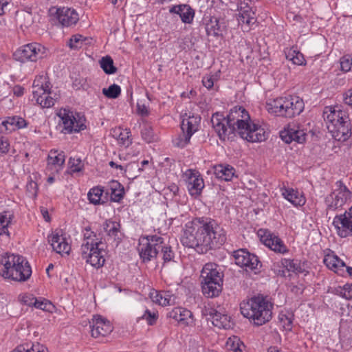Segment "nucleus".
Returning <instances> with one entry per match:
<instances>
[{
	"instance_id": "f257e3e1",
	"label": "nucleus",
	"mask_w": 352,
	"mask_h": 352,
	"mask_svg": "<svg viewBox=\"0 0 352 352\" xmlns=\"http://www.w3.org/2000/svg\"><path fill=\"white\" fill-rule=\"evenodd\" d=\"M226 241L225 230L216 220L209 217H197L188 222L181 239L184 246L202 254L220 248Z\"/></svg>"
},
{
	"instance_id": "f03ea898",
	"label": "nucleus",
	"mask_w": 352,
	"mask_h": 352,
	"mask_svg": "<svg viewBox=\"0 0 352 352\" xmlns=\"http://www.w3.org/2000/svg\"><path fill=\"white\" fill-rule=\"evenodd\" d=\"M0 274L5 279L16 282H25L32 275V268L23 256L5 253L0 256Z\"/></svg>"
},
{
	"instance_id": "7ed1b4c3",
	"label": "nucleus",
	"mask_w": 352,
	"mask_h": 352,
	"mask_svg": "<svg viewBox=\"0 0 352 352\" xmlns=\"http://www.w3.org/2000/svg\"><path fill=\"white\" fill-rule=\"evenodd\" d=\"M273 304L267 296L257 295L246 302L241 304V314L248 318L255 326H261L269 322L272 317Z\"/></svg>"
},
{
	"instance_id": "20e7f679",
	"label": "nucleus",
	"mask_w": 352,
	"mask_h": 352,
	"mask_svg": "<svg viewBox=\"0 0 352 352\" xmlns=\"http://www.w3.org/2000/svg\"><path fill=\"white\" fill-rule=\"evenodd\" d=\"M323 118L329 133L335 140L344 142L349 138L351 135L350 120L344 111L326 107L323 112Z\"/></svg>"
},
{
	"instance_id": "39448f33",
	"label": "nucleus",
	"mask_w": 352,
	"mask_h": 352,
	"mask_svg": "<svg viewBox=\"0 0 352 352\" xmlns=\"http://www.w3.org/2000/svg\"><path fill=\"white\" fill-rule=\"evenodd\" d=\"M265 107L271 114L291 118L300 114L304 110L305 104L300 97L289 96L270 99Z\"/></svg>"
},
{
	"instance_id": "423d86ee",
	"label": "nucleus",
	"mask_w": 352,
	"mask_h": 352,
	"mask_svg": "<svg viewBox=\"0 0 352 352\" xmlns=\"http://www.w3.org/2000/svg\"><path fill=\"white\" fill-rule=\"evenodd\" d=\"M201 285L203 294L207 298H214L223 289V273L220 267L214 263L204 265L201 272Z\"/></svg>"
},
{
	"instance_id": "0eeeda50",
	"label": "nucleus",
	"mask_w": 352,
	"mask_h": 352,
	"mask_svg": "<svg viewBox=\"0 0 352 352\" xmlns=\"http://www.w3.org/2000/svg\"><path fill=\"white\" fill-rule=\"evenodd\" d=\"M336 189L324 198L327 214L335 212L352 199V192L341 180L336 182Z\"/></svg>"
},
{
	"instance_id": "6e6552de",
	"label": "nucleus",
	"mask_w": 352,
	"mask_h": 352,
	"mask_svg": "<svg viewBox=\"0 0 352 352\" xmlns=\"http://www.w3.org/2000/svg\"><path fill=\"white\" fill-rule=\"evenodd\" d=\"M80 250L82 257L87 263L96 268H100L104 265L105 250L102 241L84 242Z\"/></svg>"
},
{
	"instance_id": "1a4fd4ad",
	"label": "nucleus",
	"mask_w": 352,
	"mask_h": 352,
	"mask_svg": "<svg viewBox=\"0 0 352 352\" xmlns=\"http://www.w3.org/2000/svg\"><path fill=\"white\" fill-rule=\"evenodd\" d=\"M57 115L63 124L61 132L65 134L78 133L86 129L85 118L80 113H74L66 109H61Z\"/></svg>"
},
{
	"instance_id": "9d476101",
	"label": "nucleus",
	"mask_w": 352,
	"mask_h": 352,
	"mask_svg": "<svg viewBox=\"0 0 352 352\" xmlns=\"http://www.w3.org/2000/svg\"><path fill=\"white\" fill-rule=\"evenodd\" d=\"M250 142H262L266 140L267 135L263 128L254 124L251 119L241 122L235 126V134Z\"/></svg>"
},
{
	"instance_id": "9b49d317",
	"label": "nucleus",
	"mask_w": 352,
	"mask_h": 352,
	"mask_svg": "<svg viewBox=\"0 0 352 352\" xmlns=\"http://www.w3.org/2000/svg\"><path fill=\"white\" fill-rule=\"evenodd\" d=\"M163 243V238L157 235H148L140 241L138 252L144 263L156 258Z\"/></svg>"
},
{
	"instance_id": "f8f14e48",
	"label": "nucleus",
	"mask_w": 352,
	"mask_h": 352,
	"mask_svg": "<svg viewBox=\"0 0 352 352\" xmlns=\"http://www.w3.org/2000/svg\"><path fill=\"white\" fill-rule=\"evenodd\" d=\"M28 122L23 118L19 116L8 117L6 120H0V135L11 133L16 129H23L26 127ZM10 144L8 140L3 136L0 135V153L6 154L8 152Z\"/></svg>"
},
{
	"instance_id": "ddd939ff",
	"label": "nucleus",
	"mask_w": 352,
	"mask_h": 352,
	"mask_svg": "<svg viewBox=\"0 0 352 352\" xmlns=\"http://www.w3.org/2000/svg\"><path fill=\"white\" fill-rule=\"evenodd\" d=\"M46 55V48L40 43H31L24 45L13 54L14 58L19 62L36 61Z\"/></svg>"
},
{
	"instance_id": "4468645a",
	"label": "nucleus",
	"mask_w": 352,
	"mask_h": 352,
	"mask_svg": "<svg viewBox=\"0 0 352 352\" xmlns=\"http://www.w3.org/2000/svg\"><path fill=\"white\" fill-rule=\"evenodd\" d=\"M336 234L341 238L352 236V206L344 213L336 214L332 222Z\"/></svg>"
},
{
	"instance_id": "2eb2a0df",
	"label": "nucleus",
	"mask_w": 352,
	"mask_h": 352,
	"mask_svg": "<svg viewBox=\"0 0 352 352\" xmlns=\"http://www.w3.org/2000/svg\"><path fill=\"white\" fill-rule=\"evenodd\" d=\"M181 129L182 134L173 140V144L177 147L184 148L189 143L192 134L197 131V118L189 117L183 119Z\"/></svg>"
},
{
	"instance_id": "dca6fc26",
	"label": "nucleus",
	"mask_w": 352,
	"mask_h": 352,
	"mask_svg": "<svg viewBox=\"0 0 352 352\" xmlns=\"http://www.w3.org/2000/svg\"><path fill=\"white\" fill-rule=\"evenodd\" d=\"M258 233L261 241L272 251L280 254H285L288 252V249L283 241L274 233L263 229L259 230Z\"/></svg>"
},
{
	"instance_id": "f3484780",
	"label": "nucleus",
	"mask_w": 352,
	"mask_h": 352,
	"mask_svg": "<svg viewBox=\"0 0 352 352\" xmlns=\"http://www.w3.org/2000/svg\"><path fill=\"white\" fill-rule=\"evenodd\" d=\"M225 122L226 118L221 113H215L212 116L211 123L219 139L222 141L234 140L235 134Z\"/></svg>"
},
{
	"instance_id": "a211bd4d",
	"label": "nucleus",
	"mask_w": 352,
	"mask_h": 352,
	"mask_svg": "<svg viewBox=\"0 0 352 352\" xmlns=\"http://www.w3.org/2000/svg\"><path fill=\"white\" fill-rule=\"evenodd\" d=\"M234 258L235 263L246 270H250L258 269V266H261V262L257 256L251 254L245 249H239L234 252Z\"/></svg>"
},
{
	"instance_id": "6ab92c4d",
	"label": "nucleus",
	"mask_w": 352,
	"mask_h": 352,
	"mask_svg": "<svg viewBox=\"0 0 352 352\" xmlns=\"http://www.w3.org/2000/svg\"><path fill=\"white\" fill-rule=\"evenodd\" d=\"M184 176L186 177L189 193L192 196L199 195L204 187V179L200 173L197 170L188 169Z\"/></svg>"
},
{
	"instance_id": "aec40b11",
	"label": "nucleus",
	"mask_w": 352,
	"mask_h": 352,
	"mask_svg": "<svg viewBox=\"0 0 352 352\" xmlns=\"http://www.w3.org/2000/svg\"><path fill=\"white\" fill-rule=\"evenodd\" d=\"M250 0L242 1L239 0L237 3V21L239 24L247 25L248 27L254 24L256 21L255 12L253 11L252 8L250 6Z\"/></svg>"
},
{
	"instance_id": "412c9836",
	"label": "nucleus",
	"mask_w": 352,
	"mask_h": 352,
	"mask_svg": "<svg viewBox=\"0 0 352 352\" xmlns=\"http://www.w3.org/2000/svg\"><path fill=\"white\" fill-rule=\"evenodd\" d=\"M307 135L306 132L298 126H289L280 133L282 140L287 144L292 142L302 144L306 141Z\"/></svg>"
},
{
	"instance_id": "4be33fe9",
	"label": "nucleus",
	"mask_w": 352,
	"mask_h": 352,
	"mask_svg": "<svg viewBox=\"0 0 352 352\" xmlns=\"http://www.w3.org/2000/svg\"><path fill=\"white\" fill-rule=\"evenodd\" d=\"M250 117L248 112L243 107H234L230 109L226 117V124L235 133V126L241 122L248 121Z\"/></svg>"
},
{
	"instance_id": "5701e85b",
	"label": "nucleus",
	"mask_w": 352,
	"mask_h": 352,
	"mask_svg": "<svg viewBox=\"0 0 352 352\" xmlns=\"http://www.w3.org/2000/svg\"><path fill=\"white\" fill-rule=\"evenodd\" d=\"M56 18L58 22L65 27L75 25L79 20L78 14L74 9L63 7L56 10Z\"/></svg>"
},
{
	"instance_id": "b1692460",
	"label": "nucleus",
	"mask_w": 352,
	"mask_h": 352,
	"mask_svg": "<svg viewBox=\"0 0 352 352\" xmlns=\"http://www.w3.org/2000/svg\"><path fill=\"white\" fill-rule=\"evenodd\" d=\"M34 97L36 98L37 103L40 104L44 108H49L54 105L56 98L52 96V92L49 91V86L41 85L36 90L33 91Z\"/></svg>"
},
{
	"instance_id": "393cba45",
	"label": "nucleus",
	"mask_w": 352,
	"mask_h": 352,
	"mask_svg": "<svg viewBox=\"0 0 352 352\" xmlns=\"http://www.w3.org/2000/svg\"><path fill=\"white\" fill-rule=\"evenodd\" d=\"M102 227L104 231L107 233V241L116 243V245L118 246L122 240V236L120 232V224L108 219L104 222Z\"/></svg>"
},
{
	"instance_id": "a878e982",
	"label": "nucleus",
	"mask_w": 352,
	"mask_h": 352,
	"mask_svg": "<svg viewBox=\"0 0 352 352\" xmlns=\"http://www.w3.org/2000/svg\"><path fill=\"white\" fill-rule=\"evenodd\" d=\"M168 316L184 327L190 326L194 322L192 312L182 307H175L168 313Z\"/></svg>"
},
{
	"instance_id": "bb28decb",
	"label": "nucleus",
	"mask_w": 352,
	"mask_h": 352,
	"mask_svg": "<svg viewBox=\"0 0 352 352\" xmlns=\"http://www.w3.org/2000/svg\"><path fill=\"white\" fill-rule=\"evenodd\" d=\"M150 298L153 302L162 306H169L175 304L176 297L170 291L153 290L150 292Z\"/></svg>"
},
{
	"instance_id": "cd10ccee",
	"label": "nucleus",
	"mask_w": 352,
	"mask_h": 352,
	"mask_svg": "<svg viewBox=\"0 0 352 352\" xmlns=\"http://www.w3.org/2000/svg\"><path fill=\"white\" fill-rule=\"evenodd\" d=\"M49 242L53 250L57 253L66 254L69 253L71 247L62 234H59L58 232L53 234L51 236H49Z\"/></svg>"
},
{
	"instance_id": "c85d7f7f",
	"label": "nucleus",
	"mask_w": 352,
	"mask_h": 352,
	"mask_svg": "<svg viewBox=\"0 0 352 352\" xmlns=\"http://www.w3.org/2000/svg\"><path fill=\"white\" fill-rule=\"evenodd\" d=\"M323 262L329 270L340 275H343L346 264L333 252L326 254L323 259Z\"/></svg>"
},
{
	"instance_id": "c756f323",
	"label": "nucleus",
	"mask_w": 352,
	"mask_h": 352,
	"mask_svg": "<svg viewBox=\"0 0 352 352\" xmlns=\"http://www.w3.org/2000/svg\"><path fill=\"white\" fill-rule=\"evenodd\" d=\"M169 12L179 15L182 21L184 23H191L195 16L194 10L186 4L173 6L169 9Z\"/></svg>"
},
{
	"instance_id": "7c9ffc66",
	"label": "nucleus",
	"mask_w": 352,
	"mask_h": 352,
	"mask_svg": "<svg viewBox=\"0 0 352 352\" xmlns=\"http://www.w3.org/2000/svg\"><path fill=\"white\" fill-rule=\"evenodd\" d=\"M282 195L295 206H301L305 203V199L298 191L293 188H283L282 190Z\"/></svg>"
},
{
	"instance_id": "2f4dec72",
	"label": "nucleus",
	"mask_w": 352,
	"mask_h": 352,
	"mask_svg": "<svg viewBox=\"0 0 352 352\" xmlns=\"http://www.w3.org/2000/svg\"><path fill=\"white\" fill-rule=\"evenodd\" d=\"M217 177L225 181H230L235 175V169L229 164H219L214 166Z\"/></svg>"
},
{
	"instance_id": "473e14b6",
	"label": "nucleus",
	"mask_w": 352,
	"mask_h": 352,
	"mask_svg": "<svg viewBox=\"0 0 352 352\" xmlns=\"http://www.w3.org/2000/svg\"><path fill=\"white\" fill-rule=\"evenodd\" d=\"M11 352H47V349L38 342H25L19 345Z\"/></svg>"
},
{
	"instance_id": "72a5a7b5",
	"label": "nucleus",
	"mask_w": 352,
	"mask_h": 352,
	"mask_svg": "<svg viewBox=\"0 0 352 352\" xmlns=\"http://www.w3.org/2000/svg\"><path fill=\"white\" fill-rule=\"evenodd\" d=\"M89 327L91 330H100V329L103 330L104 328H113L111 322L100 315L94 316L91 321L89 322Z\"/></svg>"
},
{
	"instance_id": "f704fd0d",
	"label": "nucleus",
	"mask_w": 352,
	"mask_h": 352,
	"mask_svg": "<svg viewBox=\"0 0 352 352\" xmlns=\"http://www.w3.org/2000/svg\"><path fill=\"white\" fill-rule=\"evenodd\" d=\"M111 200L113 202H120L124 197V187L118 181L112 180L110 182Z\"/></svg>"
},
{
	"instance_id": "c9c22d12",
	"label": "nucleus",
	"mask_w": 352,
	"mask_h": 352,
	"mask_svg": "<svg viewBox=\"0 0 352 352\" xmlns=\"http://www.w3.org/2000/svg\"><path fill=\"white\" fill-rule=\"evenodd\" d=\"M285 57L294 65H302L305 63V59L302 53L294 48L287 49L285 51Z\"/></svg>"
},
{
	"instance_id": "e433bc0d",
	"label": "nucleus",
	"mask_w": 352,
	"mask_h": 352,
	"mask_svg": "<svg viewBox=\"0 0 352 352\" xmlns=\"http://www.w3.org/2000/svg\"><path fill=\"white\" fill-rule=\"evenodd\" d=\"M282 265L288 271L296 274L303 273L305 270L300 261L296 259H287L282 261Z\"/></svg>"
},
{
	"instance_id": "4c0bfd02",
	"label": "nucleus",
	"mask_w": 352,
	"mask_h": 352,
	"mask_svg": "<svg viewBox=\"0 0 352 352\" xmlns=\"http://www.w3.org/2000/svg\"><path fill=\"white\" fill-rule=\"evenodd\" d=\"M103 192V188L100 186H96L91 188L87 194V197L89 202L94 205H98L104 203V201H102Z\"/></svg>"
},
{
	"instance_id": "58836bf2",
	"label": "nucleus",
	"mask_w": 352,
	"mask_h": 352,
	"mask_svg": "<svg viewBox=\"0 0 352 352\" xmlns=\"http://www.w3.org/2000/svg\"><path fill=\"white\" fill-rule=\"evenodd\" d=\"M12 214L9 211L0 212V235H10L8 226L11 223Z\"/></svg>"
},
{
	"instance_id": "ea45409f",
	"label": "nucleus",
	"mask_w": 352,
	"mask_h": 352,
	"mask_svg": "<svg viewBox=\"0 0 352 352\" xmlns=\"http://www.w3.org/2000/svg\"><path fill=\"white\" fill-rule=\"evenodd\" d=\"M130 133L131 132L129 129L119 128L114 131L113 135L116 137L121 144L127 147L132 143L131 139L130 138Z\"/></svg>"
},
{
	"instance_id": "a19ab883",
	"label": "nucleus",
	"mask_w": 352,
	"mask_h": 352,
	"mask_svg": "<svg viewBox=\"0 0 352 352\" xmlns=\"http://www.w3.org/2000/svg\"><path fill=\"white\" fill-rule=\"evenodd\" d=\"M65 160V156L63 152L58 153L57 151H50L47 157V164L57 166H61Z\"/></svg>"
},
{
	"instance_id": "79ce46f5",
	"label": "nucleus",
	"mask_w": 352,
	"mask_h": 352,
	"mask_svg": "<svg viewBox=\"0 0 352 352\" xmlns=\"http://www.w3.org/2000/svg\"><path fill=\"white\" fill-rule=\"evenodd\" d=\"M100 65L107 74H113L117 71V68L113 65V60L109 56L102 57L100 60Z\"/></svg>"
},
{
	"instance_id": "37998d69",
	"label": "nucleus",
	"mask_w": 352,
	"mask_h": 352,
	"mask_svg": "<svg viewBox=\"0 0 352 352\" xmlns=\"http://www.w3.org/2000/svg\"><path fill=\"white\" fill-rule=\"evenodd\" d=\"M294 320V314L291 312H280L278 315V320L285 330H292V324Z\"/></svg>"
},
{
	"instance_id": "c03bdc74",
	"label": "nucleus",
	"mask_w": 352,
	"mask_h": 352,
	"mask_svg": "<svg viewBox=\"0 0 352 352\" xmlns=\"http://www.w3.org/2000/svg\"><path fill=\"white\" fill-rule=\"evenodd\" d=\"M160 251L161 252L162 258L164 261V265L174 261L175 254L170 246L166 245L163 243H162V247L160 248Z\"/></svg>"
},
{
	"instance_id": "a18cd8bd",
	"label": "nucleus",
	"mask_w": 352,
	"mask_h": 352,
	"mask_svg": "<svg viewBox=\"0 0 352 352\" xmlns=\"http://www.w3.org/2000/svg\"><path fill=\"white\" fill-rule=\"evenodd\" d=\"M241 346H243V342L237 336L230 337L226 342L227 349L234 352H242Z\"/></svg>"
},
{
	"instance_id": "49530a36",
	"label": "nucleus",
	"mask_w": 352,
	"mask_h": 352,
	"mask_svg": "<svg viewBox=\"0 0 352 352\" xmlns=\"http://www.w3.org/2000/svg\"><path fill=\"white\" fill-rule=\"evenodd\" d=\"M120 87L116 84L110 85L107 89L104 88L102 89V94L109 98H117L120 95Z\"/></svg>"
},
{
	"instance_id": "de8ad7c7",
	"label": "nucleus",
	"mask_w": 352,
	"mask_h": 352,
	"mask_svg": "<svg viewBox=\"0 0 352 352\" xmlns=\"http://www.w3.org/2000/svg\"><path fill=\"white\" fill-rule=\"evenodd\" d=\"M86 40L87 38L80 34L73 35L69 41V46L71 49L81 48Z\"/></svg>"
},
{
	"instance_id": "09e8293b",
	"label": "nucleus",
	"mask_w": 352,
	"mask_h": 352,
	"mask_svg": "<svg viewBox=\"0 0 352 352\" xmlns=\"http://www.w3.org/2000/svg\"><path fill=\"white\" fill-rule=\"evenodd\" d=\"M141 135L146 142H152L155 140V135L153 128L149 125H144L141 130Z\"/></svg>"
},
{
	"instance_id": "8fccbe9b",
	"label": "nucleus",
	"mask_w": 352,
	"mask_h": 352,
	"mask_svg": "<svg viewBox=\"0 0 352 352\" xmlns=\"http://www.w3.org/2000/svg\"><path fill=\"white\" fill-rule=\"evenodd\" d=\"M206 30L208 36H219L220 25L219 24L218 20L217 19H215L214 21L211 20L210 23L206 25Z\"/></svg>"
},
{
	"instance_id": "3c124183",
	"label": "nucleus",
	"mask_w": 352,
	"mask_h": 352,
	"mask_svg": "<svg viewBox=\"0 0 352 352\" xmlns=\"http://www.w3.org/2000/svg\"><path fill=\"white\" fill-rule=\"evenodd\" d=\"M341 70L347 72L350 71L352 66V54H346L340 58Z\"/></svg>"
},
{
	"instance_id": "603ef678",
	"label": "nucleus",
	"mask_w": 352,
	"mask_h": 352,
	"mask_svg": "<svg viewBox=\"0 0 352 352\" xmlns=\"http://www.w3.org/2000/svg\"><path fill=\"white\" fill-rule=\"evenodd\" d=\"M104 333H101L100 331H88L91 336L97 340L98 342H106L110 338L111 331H104Z\"/></svg>"
},
{
	"instance_id": "864d4df0",
	"label": "nucleus",
	"mask_w": 352,
	"mask_h": 352,
	"mask_svg": "<svg viewBox=\"0 0 352 352\" xmlns=\"http://www.w3.org/2000/svg\"><path fill=\"white\" fill-rule=\"evenodd\" d=\"M70 166V172L72 173H78L82 170L83 164L80 158H70L69 162Z\"/></svg>"
},
{
	"instance_id": "5fc2aeb1",
	"label": "nucleus",
	"mask_w": 352,
	"mask_h": 352,
	"mask_svg": "<svg viewBox=\"0 0 352 352\" xmlns=\"http://www.w3.org/2000/svg\"><path fill=\"white\" fill-rule=\"evenodd\" d=\"M212 324L214 327L219 329H224L225 330L228 329L230 327V322L228 321L226 316H220L219 319L217 318H214Z\"/></svg>"
},
{
	"instance_id": "6e6d98bb",
	"label": "nucleus",
	"mask_w": 352,
	"mask_h": 352,
	"mask_svg": "<svg viewBox=\"0 0 352 352\" xmlns=\"http://www.w3.org/2000/svg\"><path fill=\"white\" fill-rule=\"evenodd\" d=\"M340 338L342 344L352 346V331H340Z\"/></svg>"
},
{
	"instance_id": "4d7b16f0",
	"label": "nucleus",
	"mask_w": 352,
	"mask_h": 352,
	"mask_svg": "<svg viewBox=\"0 0 352 352\" xmlns=\"http://www.w3.org/2000/svg\"><path fill=\"white\" fill-rule=\"evenodd\" d=\"M84 239L85 241L89 242L102 241V239L99 238L98 236L94 232L91 231L89 228L85 229V232L84 233Z\"/></svg>"
},
{
	"instance_id": "13d9d810",
	"label": "nucleus",
	"mask_w": 352,
	"mask_h": 352,
	"mask_svg": "<svg viewBox=\"0 0 352 352\" xmlns=\"http://www.w3.org/2000/svg\"><path fill=\"white\" fill-rule=\"evenodd\" d=\"M340 295L346 300L352 299V284H345L340 289Z\"/></svg>"
},
{
	"instance_id": "bf43d9fd",
	"label": "nucleus",
	"mask_w": 352,
	"mask_h": 352,
	"mask_svg": "<svg viewBox=\"0 0 352 352\" xmlns=\"http://www.w3.org/2000/svg\"><path fill=\"white\" fill-rule=\"evenodd\" d=\"M157 318V315L155 312L146 309L142 316V319L146 320L149 325H153L155 323Z\"/></svg>"
},
{
	"instance_id": "052dcab7",
	"label": "nucleus",
	"mask_w": 352,
	"mask_h": 352,
	"mask_svg": "<svg viewBox=\"0 0 352 352\" xmlns=\"http://www.w3.org/2000/svg\"><path fill=\"white\" fill-rule=\"evenodd\" d=\"M203 85L208 89H211L214 85L212 77L210 76H206L202 79Z\"/></svg>"
},
{
	"instance_id": "680f3d73",
	"label": "nucleus",
	"mask_w": 352,
	"mask_h": 352,
	"mask_svg": "<svg viewBox=\"0 0 352 352\" xmlns=\"http://www.w3.org/2000/svg\"><path fill=\"white\" fill-rule=\"evenodd\" d=\"M137 110L138 113L142 116H147L149 113L147 107L144 104H140V102H138L137 104Z\"/></svg>"
},
{
	"instance_id": "e2e57ef3",
	"label": "nucleus",
	"mask_w": 352,
	"mask_h": 352,
	"mask_svg": "<svg viewBox=\"0 0 352 352\" xmlns=\"http://www.w3.org/2000/svg\"><path fill=\"white\" fill-rule=\"evenodd\" d=\"M32 300H33L32 305L37 309H40L42 310H45L46 309V306L47 305V302L38 300L36 298H32Z\"/></svg>"
},
{
	"instance_id": "0e129e2a",
	"label": "nucleus",
	"mask_w": 352,
	"mask_h": 352,
	"mask_svg": "<svg viewBox=\"0 0 352 352\" xmlns=\"http://www.w3.org/2000/svg\"><path fill=\"white\" fill-rule=\"evenodd\" d=\"M28 190L31 192L32 195H36L37 193L38 185L35 182L30 181L27 184Z\"/></svg>"
},
{
	"instance_id": "69168bd1",
	"label": "nucleus",
	"mask_w": 352,
	"mask_h": 352,
	"mask_svg": "<svg viewBox=\"0 0 352 352\" xmlns=\"http://www.w3.org/2000/svg\"><path fill=\"white\" fill-rule=\"evenodd\" d=\"M344 102L346 104L352 106V91L351 89L348 90L344 97Z\"/></svg>"
},
{
	"instance_id": "338daca9",
	"label": "nucleus",
	"mask_w": 352,
	"mask_h": 352,
	"mask_svg": "<svg viewBox=\"0 0 352 352\" xmlns=\"http://www.w3.org/2000/svg\"><path fill=\"white\" fill-rule=\"evenodd\" d=\"M13 93L18 97L21 96L24 94V88L19 85L14 86L13 88Z\"/></svg>"
},
{
	"instance_id": "774afa93",
	"label": "nucleus",
	"mask_w": 352,
	"mask_h": 352,
	"mask_svg": "<svg viewBox=\"0 0 352 352\" xmlns=\"http://www.w3.org/2000/svg\"><path fill=\"white\" fill-rule=\"evenodd\" d=\"M41 212L43 214V218L45 219V221H50V218L47 210L44 208H41Z\"/></svg>"
}]
</instances>
